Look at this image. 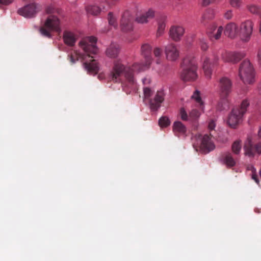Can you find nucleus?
<instances>
[{"instance_id":"obj_13","label":"nucleus","mask_w":261,"mask_h":261,"mask_svg":"<svg viewBox=\"0 0 261 261\" xmlns=\"http://www.w3.org/2000/svg\"><path fill=\"white\" fill-rule=\"evenodd\" d=\"M40 6L36 3L28 4L18 10V13L25 17H34L39 11Z\"/></svg>"},{"instance_id":"obj_15","label":"nucleus","mask_w":261,"mask_h":261,"mask_svg":"<svg viewBox=\"0 0 261 261\" xmlns=\"http://www.w3.org/2000/svg\"><path fill=\"white\" fill-rule=\"evenodd\" d=\"M244 52H226L222 56V59L226 62L236 63L245 57Z\"/></svg>"},{"instance_id":"obj_18","label":"nucleus","mask_w":261,"mask_h":261,"mask_svg":"<svg viewBox=\"0 0 261 261\" xmlns=\"http://www.w3.org/2000/svg\"><path fill=\"white\" fill-rule=\"evenodd\" d=\"M185 33V29L180 25H173L169 30V36L175 41H178L181 39Z\"/></svg>"},{"instance_id":"obj_35","label":"nucleus","mask_w":261,"mask_h":261,"mask_svg":"<svg viewBox=\"0 0 261 261\" xmlns=\"http://www.w3.org/2000/svg\"><path fill=\"white\" fill-rule=\"evenodd\" d=\"M199 115L200 113L199 111L196 109L192 110L189 114V117L192 119H195L197 118Z\"/></svg>"},{"instance_id":"obj_47","label":"nucleus","mask_w":261,"mask_h":261,"mask_svg":"<svg viewBox=\"0 0 261 261\" xmlns=\"http://www.w3.org/2000/svg\"><path fill=\"white\" fill-rule=\"evenodd\" d=\"M257 137H258V139H261V127H259V128L258 130Z\"/></svg>"},{"instance_id":"obj_33","label":"nucleus","mask_w":261,"mask_h":261,"mask_svg":"<svg viewBox=\"0 0 261 261\" xmlns=\"http://www.w3.org/2000/svg\"><path fill=\"white\" fill-rule=\"evenodd\" d=\"M247 8L249 12L253 14H257L260 11L259 8L255 5H248Z\"/></svg>"},{"instance_id":"obj_19","label":"nucleus","mask_w":261,"mask_h":261,"mask_svg":"<svg viewBox=\"0 0 261 261\" xmlns=\"http://www.w3.org/2000/svg\"><path fill=\"white\" fill-rule=\"evenodd\" d=\"M221 161L229 168L234 167L236 164V161L230 152H224L221 156Z\"/></svg>"},{"instance_id":"obj_44","label":"nucleus","mask_w":261,"mask_h":261,"mask_svg":"<svg viewBox=\"0 0 261 261\" xmlns=\"http://www.w3.org/2000/svg\"><path fill=\"white\" fill-rule=\"evenodd\" d=\"M13 0H0V4L8 5L11 4L13 2Z\"/></svg>"},{"instance_id":"obj_23","label":"nucleus","mask_w":261,"mask_h":261,"mask_svg":"<svg viewBox=\"0 0 261 261\" xmlns=\"http://www.w3.org/2000/svg\"><path fill=\"white\" fill-rule=\"evenodd\" d=\"M108 6V3L107 2V0L106 1V4H101L100 7H99L95 5H90L87 7V12L88 14H91L93 15H97L100 13L101 10L103 11H107V10H104L103 7H107Z\"/></svg>"},{"instance_id":"obj_37","label":"nucleus","mask_w":261,"mask_h":261,"mask_svg":"<svg viewBox=\"0 0 261 261\" xmlns=\"http://www.w3.org/2000/svg\"><path fill=\"white\" fill-rule=\"evenodd\" d=\"M230 5L234 8H239L241 5V0H229Z\"/></svg>"},{"instance_id":"obj_9","label":"nucleus","mask_w":261,"mask_h":261,"mask_svg":"<svg viewBox=\"0 0 261 261\" xmlns=\"http://www.w3.org/2000/svg\"><path fill=\"white\" fill-rule=\"evenodd\" d=\"M244 154L250 158L254 156L256 153L261 154V141L253 145L251 138L248 137L244 146Z\"/></svg>"},{"instance_id":"obj_2","label":"nucleus","mask_w":261,"mask_h":261,"mask_svg":"<svg viewBox=\"0 0 261 261\" xmlns=\"http://www.w3.org/2000/svg\"><path fill=\"white\" fill-rule=\"evenodd\" d=\"M141 65L135 63L130 66H125L120 60L114 62L113 66L110 74L111 80L116 83H121L126 93H130L136 89V83L134 73L141 71Z\"/></svg>"},{"instance_id":"obj_50","label":"nucleus","mask_w":261,"mask_h":261,"mask_svg":"<svg viewBox=\"0 0 261 261\" xmlns=\"http://www.w3.org/2000/svg\"><path fill=\"white\" fill-rule=\"evenodd\" d=\"M258 89L259 93L260 94H261V89H259V86L258 87Z\"/></svg>"},{"instance_id":"obj_40","label":"nucleus","mask_w":261,"mask_h":261,"mask_svg":"<svg viewBox=\"0 0 261 261\" xmlns=\"http://www.w3.org/2000/svg\"><path fill=\"white\" fill-rule=\"evenodd\" d=\"M221 0H202V5L203 6H207L211 4L221 1Z\"/></svg>"},{"instance_id":"obj_10","label":"nucleus","mask_w":261,"mask_h":261,"mask_svg":"<svg viewBox=\"0 0 261 261\" xmlns=\"http://www.w3.org/2000/svg\"><path fill=\"white\" fill-rule=\"evenodd\" d=\"M253 23L251 20H247L240 25L239 35L241 39L245 42L248 41L252 33Z\"/></svg>"},{"instance_id":"obj_1","label":"nucleus","mask_w":261,"mask_h":261,"mask_svg":"<svg viewBox=\"0 0 261 261\" xmlns=\"http://www.w3.org/2000/svg\"><path fill=\"white\" fill-rule=\"evenodd\" d=\"M97 39L93 36L88 37L82 39L79 43L80 47L84 53L82 54L74 50L69 56V60L72 64L81 60L84 61V65L87 71L91 74H96L99 71V66L92 55L97 53L98 48L96 46Z\"/></svg>"},{"instance_id":"obj_8","label":"nucleus","mask_w":261,"mask_h":261,"mask_svg":"<svg viewBox=\"0 0 261 261\" xmlns=\"http://www.w3.org/2000/svg\"><path fill=\"white\" fill-rule=\"evenodd\" d=\"M144 100L148 99L150 108L152 111H156L160 107L161 104L164 101V94L162 91H158L153 99H150L153 91L148 87L143 88Z\"/></svg>"},{"instance_id":"obj_42","label":"nucleus","mask_w":261,"mask_h":261,"mask_svg":"<svg viewBox=\"0 0 261 261\" xmlns=\"http://www.w3.org/2000/svg\"><path fill=\"white\" fill-rule=\"evenodd\" d=\"M232 17V11L231 10H228L224 14V17L227 19H230Z\"/></svg>"},{"instance_id":"obj_43","label":"nucleus","mask_w":261,"mask_h":261,"mask_svg":"<svg viewBox=\"0 0 261 261\" xmlns=\"http://www.w3.org/2000/svg\"><path fill=\"white\" fill-rule=\"evenodd\" d=\"M257 59L258 65L261 66V47H260L258 50Z\"/></svg>"},{"instance_id":"obj_24","label":"nucleus","mask_w":261,"mask_h":261,"mask_svg":"<svg viewBox=\"0 0 261 261\" xmlns=\"http://www.w3.org/2000/svg\"><path fill=\"white\" fill-rule=\"evenodd\" d=\"M215 11L212 9H207L203 13L201 19V23L203 25H206L209 21L212 20L215 17Z\"/></svg>"},{"instance_id":"obj_46","label":"nucleus","mask_w":261,"mask_h":261,"mask_svg":"<svg viewBox=\"0 0 261 261\" xmlns=\"http://www.w3.org/2000/svg\"><path fill=\"white\" fill-rule=\"evenodd\" d=\"M247 170L252 171V173L255 171L254 168L252 165H249L247 168Z\"/></svg>"},{"instance_id":"obj_6","label":"nucleus","mask_w":261,"mask_h":261,"mask_svg":"<svg viewBox=\"0 0 261 261\" xmlns=\"http://www.w3.org/2000/svg\"><path fill=\"white\" fill-rule=\"evenodd\" d=\"M249 106L248 100L245 99L242 101L240 108L232 110L227 120V123L230 127L236 128L242 122L243 115L246 112Z\"/></svg>"},{"instance_id":"obj_4","label":"nucleus","mask_w":261,"mask_h":261,"mask_svg":"<svg viewBox=\"0 0 261 261\" xmlns=\"http://www.w3.org/2000/svg\"><path fill=\"white\" fill-rule=\"evenodd\" d=\"M182 71L180 74L181 79L184 81L195 80L197 76V66L194 58L186 57L182 62Z\"/></svg>"},{"instance_id":"obj_32","label":"nucleus","mask_w":261,"mask_h":261,"mask_svg":"<svg viewBox=\"0 0 261 261\" xmlns=\"http://www.w3.org/2000/svg\"><path fill=\"white\" fill-rule=\"evenodd\" d=\"M162 50L160 48L155 47L154 49L153 55H154V57L157 58L156 60V62L158 64H160L161 62L160 57L162 55Z\"/></svg>"},{"instance_id":"obj_31","label":"nucleus","mask_w":261,"mask_h":261,"mask_svg":"<svg viewBox=\"0 0 261 261\" xmlns=\"http://www.w3.org/2000/svg\"><path fill=\"white\" fill-rule=\"evenodd\" d=\"M170 124V121L169 118L166 116L162 117L159 120V124L162 127H167Z\"/></svg>"},{"instance_id":"obj_41","label":"nucleus","mask_w":261,"mask_h":261,"mask_svg":"<svg viewBox=\"0 0 261 261\" xmlns=\"http://www.w3.org/2000/svg\"><path fill=\"white\" fill-rule=\"evenodd\" d=\"M216 126L215 122L214 120H211L208 122V127L210 130H214Z\"/></svg>"},{"instance_id":"obj_7","label":"nucleus","mask_w":261,"mask_h":261,"mask_svg":"<svg viewBox=\"0 0 261 261\" xmlns=\"http://www.w3.org/2000/svg\"><path fill=\"white\" fill-rule=\"evenodd\" d=\"M239 75L245 84L252 85L255 82V71L249 60H245L241 63Z\"/></svg>"},{"instance_id":"obj_29","label":"nucleus","mask_w":261,"mask_h":261,"mask_svg":"<svg viewBox=\"0 0 261 261\" xmlns=\"http://www.w3.org/2000/svg\"><path fill=\"white\" fill-rule=\"evenodd\" d=\"M108 21L109 24L116 29L118 28V22L116 17L112 12H109L108 15Z\"/></svg>"},{"instance_id":"obj_20","label":"nucleus","mask_w":261,"mask_h":261,"mask_svg":"<svg viewBox=\"0 0 261 261\" xmlns=\"http://www.w3.org/2000/svg\"><path fill=\"white\" fill-rule=\"evenodd\" d=\"M63 38L64 43L70 46H74L77 40L76 36L73 32L68 30L64 31Z\"/></svg>"},{"instance_id":"obj_45","label":"nucleus","mask_w":261,"mask_h":261,"mask_svg":"<svg viewBox=\"0 0 261 261\" xmlns=\"http://www.w3.org/2000/svg\"><path fill=\"white\" fill-rule=\"evenodd\" d=\"M151 82V80L149 77H145L144 79H142V82L144 85H147L149 84Z\"/></svg>"},{"instance_id":"obj_28","label":"nucleus","mask_w":261,"mask_h":261,"mask_svg":"<svg viewBox=\"0 0 261 261\" xmlns=\"http://www.w3.org/2000/svg\"><path fill=\"white\" fill-rule=\"evenodd\" d=\"M166 16L162 15L158 22V28L156 32V37L161 36L164 33L165 28V20L166 19Z\"/></svg>"},{"instance_id":"obj_27","label":"nucleus","mask_w":261,"mask_h":261,"mask_svg":"<svg viewBox=\"0 0 261 261\" xmlns=\"http://www.w3.org/2000/svg\"><path fill=\"white\" fill-rule=\"evenodd\" d=\"M173 131L176 136L184 135L186 133V127L181 122L176 121L173 125Z\"/></svg>"},{"instance_id":"obj_39","label":"nucleus","mask_w":261,"mask_h":261,"mask_svg":"<svg viewBox=\"0 0 261 261\" xmlns=\"http://www.w3.org/2000/svg\"><path fill=\"white\" fill-rule=\"evenodd\" d=\"M180 115L181 117V119L182 120H187L188 118V116L187 115V112L184 108H181L180 110Z\"/></svg>"},{"instance_id":"obj_30","label":"nucleus","mask_w":261,"mask_h":261,"mask_svg":"<svg viewBox=\"0 0 261 261\" xmlns=\"http://www.w3.org/2000/svg\"><path fill=\"white\" fill-rule=\"evenodd\" d=\"M242 149L241 141L240 140L234 141L231 145V149L236 155L239 154Z\"/></svg>"},{"instance_id":"obj_16","label":"nucleus","mask_w":261,"mask_h":261,"mask_svg":"<svg viewBox=\"0 0 261 261\" xmlns=\"http://www.w3.org/2000/svg\"><path fill=\"white\" fill-rule=\"evenodd\" d=\"M165 53L167 59L171 61L176 60L179 57V52L175 44H168L165 46Z\"/></svg>"},{"instance_id":"obj_49","label":"nucleus","mask_w":261,"mask_h":261,"mask_svg":"<svg viewBox=\"0 0 261 261\" xmlns=\"http://www.w3.org/2000/svg\"><path fill=\"white\" fill-rule=\"evenodd\" d=\"M260 21L259 23L258 30H259V33L261 35V15L260 16Z\"/></svg>"},{"instance_id":"obj_17","label":"nucleus","mask_w":261,"mask_h":261,"mask_svg":"<svg viewBox=\"0 0 261 261\" xmlns=\"http://www.w3.org/2000/svg\"><path fill=\"white\" fill-rule=\"evenodd\" d=\"M212 135H205L202 138L200 148L205 153H208L215 148V145L212 140Z\"/></svg>"},{"instance_id":"obj_14","label":"nucleus","mask_w":261,"mask_h":261,"mask_svg":"<svg viewBox=\"0 0 261 261\" xmlns=\"http://www.w3.org/2000/svg\"><path fill=\"white\" fill-rule=\"evenodd\" d=\"M141 55L145 59V63L144 64L138 63L141 65L143 68L142 71L148 68L152 62V58L151 56V47L148 43H144L142 45L141 47Z\"/></svg>"},{"instance_id":"obj_48","label":"nucleus","mask_w":261,"mask_h":261,"mask_svg":"<svg viewBox=\"0 0 261 261\" xmlns=\"http://www.w3.org/2000/svg\"><path fill=\"white\" fill-rule=\"evenodd\" d=\"M252 177L256 181V182H258L259 181L256 175L253 174Z\"/></svg>"},{"instance_id":"obj_22","label":"nucleus","mask_w":261,"mask_h":261,"mask_svg":"<svg viewBox=\"0 0 261 261\" xmlns=\"http://www.w3.org/2000/svg\"><path fill=\"white\" fill-rule=\"evenodd\" d=\"M224 34L230 38H234L239 34V30L236 23L230 22L226 25Z\"/></svg>"},{"instance_id":"obj_26","label":"nucleus","mask_w":261,"mask_h":261,"mask_svg":"<svg viewBox=\"0 0 261 261\" xmlns=\"http://www.w3.org/2000/svg\"><path fill=\"white\" fill-rule=\"evenodd\" d=\"M119 52V46L117 44H111L106 51V55L111 58H115L117 57Z\"/></svg>"},{"instance_id":"obj_36","label":"nucleus","mask_w":261,"mask_h":261,"mask_svg":"<svg viewBox=\"0 0 261 261\" xmlns=\"http://www.w3.org/2000/svg\"><path fill=\"white\" fill-rule=\"evenodd\" d=\"M118 0H107L108 6L107 7H103L104 10L109 9L111 7L115 6L117 3Z\"/></svg>"},{"instance_id":"obj_3","label":"nucleus","mask_w":261,"mask_h":261,"mask_svg":"<svg viewBox=\"0 0 261 261\" xmlns=\"http://www.w3.org/2000/svg\"><path fill=\"white\" fill-rule=\"evenodd\" d=\"M46 12L49 15L46 18L44 26L40 28V32L43 36L50 38L51 31L59 33L61 31L60 18L56 14L61 15L62 10L59 8L49 6L46 8Z\"/></svg>"},{"instance_id":"obj_11","label":"nucleus","mask_w":261,"mask_h":261,"mask_svg":"<svg viewBox=\"0 0 261 261\" xmlns=\"http://www.w3.org/2000/svg\"><path fill=\"white\" fill-rule=\"evenodd\" d=\"M219 58L214 55L212 58H206L203 63V70L205 76L210 79L214 68L218 65Z\"/></svg>"},{"instance_id":"obj_38","label":"nucleus","mask_w":261,"mask_h":261,"mask_svg":"<svg viewBox=\"0 0 261 261\" xmlns=\"http://www.w3.org/2000/svg\"><path fill=\"white\" fill-rule=\"evenodd\" d=\"M200 45L201 46V49L204 51L206 50L208 47L206 40L204 39L200 40Z\"/></svg>"},{"instance_id":"obj_34","label":"nucleus","mask_w":261,"mask_h":261,"mask_svg":"<svg viewBox=\"0 0 261 261\" xmlns=\"http://www.w3.org/2000/svg\"><path fill=\"white\" fill-rule=\"evenodd\" d=\"M192 99H194L198 103L199 105H201L202 104V102L200 96V93L198 91L196 90L191 96Z\"/></svg>"},{"instance_id":"obj_12","label":"nucleus","mask_w":261,"mask_h":261,"mask_svg":"<svg viewBox=\"0 0 261 261\" xmlns=\"http://www.w3.org/2000/svg\"><path fill=\"white\" fill-rule=\"evenodd\" d=\"M134 17L129 11H125L122 15L120 27L122 31L129 32L133 31Z\"/></svg>"},{"instance_id":"obj_25","label":"nucleus","mask_w":261,"mask_h":261,"mask_svg":"<svg viewBox=\"0 0 261 261\" xmlns=\"http://www.w3.org/2000/svg\"><path fill=\"white\" fill-rule=\"evenodd\" d=\"M154 16V11L151 9H149L146 13H143L140 16H138L136 18V20L139 23H146L149 19L152 18Z\"/></svg>"},{"instance_id":"obj_21","label":"nucleus","mask_w":261,"mask_h":261,"mask_svg":"<svg viewBox=\"0 0 261 261\" xmlns=\"http://www.w3.org/2000/svg\"><path fill=\"white\" fill-rule=\"evenodd\" d=\"M223 31V29L221 26L217 28V27L214 24L208 29L207 33L210 38L212 40H218L220 38Z\"/></svg>"},{"instance_id":"obj_5","label":"nucleus","mask_w":261,"mask_h":261,"mask_svg":"<svg viewBox=\"0 0 261 261\" xmlns=\"http://www.w3.org/2000/svg\"><path fill=\"white\" fill-rule=\"evenodd\" d=\"M219 88L221 100L218 105L217 109L221 111L229 109V105L226 98L231 91L232 82L228 78L223 77L220 80Z\"/></svg>"}]
</instances>
